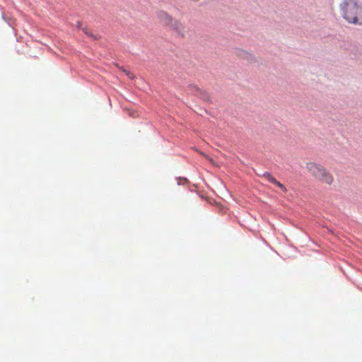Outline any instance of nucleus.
<instances>
[{
	"label": "nucleus",
	"mask_w": 362,
	"mask_h": 362,
	"mask_svg": "<svg viewBox=\"0 0 362 362\" xmlns=\"http://www.w3.org/2000/svg\"><path fill=\"white\" fill-rule=\"evenodd\" d=\"M341 8L342 16L348 23L362 25V4L356 0H344Z\"/></svg>",
	"instance_id": "obj_1"
},
{
	"label": "nucleus",
	"mask_w": 362,
	"mask_h": 362,
	"mask_svg": "<svg viewBox=\"0 0 362 362\" xmlns=\"http://www.w3.org/2000/svg\"><path fill=\"white\" fill-rule=\"evenodd\" d=\"M307 170L316 180L321 182L331 185L334 182V177L324 166L320 164L309 162L306 163Z\"/></svg>",
	"instance_id": "obj_2"
},
{
	"label": "nucleus",
	"mask_w": 362,
	"mask_h": 362,
	"mask_svg": "<svg viewBox=\"0 0 362 362\" xmlns=\"http://www.w3.org/2000/svg\"><path fill=\"white\" fill-rule=\"evenodd\" d=\"M156 15L160 22L165 26L169 27L173 23L172 16L164 11H158Z\"/></svg>",
	"instance_id": "obj_3"
},
{
	"label": "nucleus",
	"mask_w": 362,
	"mask_h": 362,
	"mask_svg": "<svg viewBox=\"0 0 362 362\" xmlns=\"http://www.w3.org/2000/svg\"><path fill=\"white\" fill-rule=\"evenodd\" d=\"M169 27L182 36H184L186 33L184 25L180 21L173 20V23Z\"/></svg>",
	"instance_id": "obj_4"
},
{
	"label": "nucleus",
	"mask_w": 362,
	"mask_h": 362,
	"mask_svg": "<svg viewBox=\"0 0 362 362\" xmlns=\"http://www.w3.org/2000/svg\"><path fill=\"white\" fill-rule=\"evenodd\" d=\"M264 177L270 182L280 187L284 192L287 191L286 188L281 182L276 180L273 176H272L271 174L266 173L264 174Z\"/></svg>",
	"instance_id": "obj_5"
},
{
	"label": "nucleus",
	"mask_w": 362,
	"mask_h": 362,
	"mask_svg": "<svg viewBox=\"0 0 362 362\" xmlns=\"http://www.w3.org/2000/svg\"><path fill=\"white\" fill-rule=\"evenodd\" d=\"M196 90L197 91V93H199L197 95L199 96L202 99L206 101L209 100L210 95L206 91H205L203 89H201L200 88H196Z\"/></svg>",
	"instance_id": "obj_6"
},
{
	"label": "nucleus",
	"mask_w": 362,
	"mask_h": 362,
	"mask_svg": "<svg viewBox=\"0 0 362 362\" xmlns=\"http://www.w3.org/2000/svg\"><path fill=\"white\" fill-rule=\"evenodd\" d=\"M196 88H199L198 86H197L196 85H194V84H192V85H189V90L194 93L195 95H198L199 93H197V91L196 90Z\"/></svg>",
	"instance_id": "obj_7"
},
{
	"label": "nucleus",
	"mask_w": 362,
	"mask_h": 362,
	"mask_svg": "<svg viewBox=\"0 0 362 362\" xmlns=\"http://www.w3.org/2000/svg\"><path fill=\"white\" fill-rule=\"evenodd\" d=\"M83 31L86 34L88 35V36L90 37H93V34L91 33V32L88 31L87 28H82Z\"/></svg>",
	"instance_id": "obj_8"
},
{
	"label": "nucleus",
	"mask_w": 362,
	"mask_h": 362,
	"mask_svg": "<svg viewBox=\"0 0 362 362\" xmlns=\"http://www.w3.org/2000/svg\"><path fill=\"white\" fill-rule=\"evenodd\" d=\"M124 72L127 74V76H128V77L129 78H134L133 74H131L130 72H129V71H127L126 70H124Z\"/></svg>",
	"instance_id": "obj_9"
},
{
	"label": "nucleus",
	"mask_w": 362,
	"mask_h": 362,
	"mask_svg": "<svg viewBox=\"0 0 362 362\" xmlns=\"http://www.w3.org/2000/svg\"><path fill=\"white\" fill-rule=\"evenodd\" d=\"M81 22H79V21H78V22H77V27H78V28H81Z\"/></svg>",
	"instance_id": "obj_10"
}]
</instances>
